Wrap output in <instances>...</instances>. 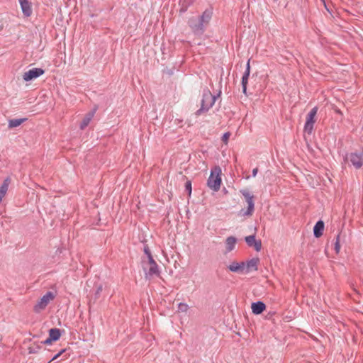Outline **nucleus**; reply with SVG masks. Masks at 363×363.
Returning <instances> with one entry per match:
<instances>
[{"mask_svg":"<svg viewBox=\"0 0 363 363\" xmlns=\"http://www.w3.org/2000/svg\"><path fill=\"white\" fill-rule=\"evenodd\" d=\"M221 174L222 171L220 167L216 166L211 169L207 184L214 191H218L220 188L222 183Z\"/></svg>","mask_w":363,"mask_h":363,"instance_id":"obj_1","label":"nucleus"},{"mask_svg":"<svg viewBox=\"0 0 363 363\" xmlns=\"http://www.w3.org/2000/svg\"><path fill=\"white\" fill-rule=\"evenodd\" d=\"M55 293L52 291H48L34 306V312L40 313L41 311H44L47 306L55 299Z\"/></svg>","mask_w":363,"mask_h":363,"instance_id":"obj_2","label":"nucleus"},{"mask_svg":"<svg viewBox=\"0 0 363 363\" xmlns=\"http://www.w3.org/2000/svg\"><path fill=\"white\" fill-rule=\"evenodd\" d=\"M143 268L145 272V277L150 279L154 276H159L160 271L158 266L153 258H150L147 261L143 262Z\"/></svg>","mask_w":363,"mask_h":363,"instance_id":"obj_3","label":"nucleus"},{"mask_svg":"<svg viewBox=\"0 0 363 363\" xmlns=\"http://www.w3.org/2000/svg\"><path fill=\"white\" fill-rule=\"evenodd\" d=\"M215 101V97L210 92L203 94L201 107L196 112V115L199 116L203 111H208L214 104Z\"/></svg>","mask_w":363,"mask_h":363,"instance_id":"obj_4","label":"nucleus"},{"mask_svg":"<svg viewBox=\"0 0 363 363\" xmlns=\"http://www.w3.org/2000/svg\"><path fill=\"white\" fill-rule=\"evenodd\" d=\"M318 112V108H313L306 116V121L304 125V131L311 134L313 129V125L315 123V116Z\"/></svg>","mask_w":363,"mask_h":363,"instance_id":"obj_5","label":"nucleus"},{"mask_svg":"<svg viewBox=\"0 0 363 363\" xmlns=\"http://www.w3.org/2000/svg\"><path fill=\"white\" fill-rule=\"evenodd\" d=\"M347 159L351 162L355 168H360L363 165V148L350 153L347 155Z\"/></svg>","mask_w":363,"mask_h":363,"instance_id":"obj_6","label":"nucleus"},{"mask_svg":"<svg viewBox=\"0 0 363 363\" xmlns=\"http://www.w3.org/2000/svg\"><path fill=\"white\" fill-rule=\"evenodd\" d=\"M44 72V70L41 68H33L23 73V79L24 81L28 82L43 75Z\"/></svg>","mask_w":363,"mask_h":363,"instance_id":"obj_7","label":"nucleus"},{"mask_svg":"<svg viewBox=\"0 0 363 363\" xmlns=\"http://www.w3.org/2000/svg\"><path fill=\"white\" fill-rule=\"evenodd\" d=\"M259 263V259L257 257L252 258L246 262H244L243 274H248L250 272L257 271Z\"/></svg>","mask_w":363,"mask_h":363,"instance_id":"obj_8","label":"nucleus"},{"mask_svg":"<svg viewBox=\"0 0 363 363\" xmlns=\"http://www.w3.org/2000/svg\"><path fill=\"white\" fill-rule=\"evenodd\" d=\"M246 243L250 247H253L257 252H259L262 249L261 240L255 239V235H249L245 238Z\"/></svg>","mask_w":363,"mask_h":363,"instance_id":"obj_9","label":"nucleus"},{"mask_svg":"<svg viewBox=\"0 0 363 363\" xmlns=\"http://www.w3.org/2000/svg\"><path fill=\"white\" fill-rule=\"evenodd\" d=\"M227 267L232 272L243 273L244 262H238L236 261H233L229 264V265Z\"/></svg>","mask_w":363,"mask_h":363,"instance_id":"obj_10","label":"nucleus"},{"mask_svg":"<svg viewBox=\"0 0 363 363\" xmlns=\"http://www.w3.org/2000/svg\"><path fill=\"white\" fill-rule=\"evenodd\" d=\"M252 312L255 315H259L266 309V305L262 301L252 303L251 305Z\"/></svg>","mask_w":363,"mask_h":363,"instance_id":"obj_11","label":"nucleus"},{"mask_svg":"<svg viewBox=\"0 0 363 363\" xmlns=\"http://www.w3.org/2000/svg\"><path fill=\"white\" fill-rule=\"evenodd\" d=\"M211 18V12L209 11H205L201 16V23L199 26L195 28V30H202L203 27L208 23Z\"/></svg>","mask_w":363,"mask_h":363,"instance_id":"obj_12","label":"nucleus"},{"mask_svg":"<svg viewBox=\"0 0 363 363\" xmlns=\"http://www.w3.org/2000/svg\"><path fill=\"white\" fill-rule=\"evenodd\" d=\"M19 3L23 14L30 16L32 13L30 3L28 0H19Z\"/></svg>","mask_w":363,"mask_h":363,"instance_id":"obj_13","label":"nucleus"},{"mask_svg":"<svg viewBox=\"0 0 363 363\" xmlns=\"http://www.w3.org/2000/svg\"><path fill=\"white\" fill-rule=\"evenodd\" d=\"M237 243V239L233 236L228 237L225 242V252H230L233 250Z\"/></svg>","mask_w":363,"mask_h":363,"instance_id":"obj_14","label":"nucleus"},{"mask_svg":"<svg viewBox=\"0 0 363 363\" xmlns=\"http://www.w3.org/2000/svg\"><path fill=\"white\" fill-rule=\"evenodd\" d=\"M250 72V60H248V62L247 63V67H246L245 72L242 78V91L244 94H246L247 84Z\"/></svg>","mask_w":363,"mask_h":363,"instance_id":"obj_15","label":"nucleus"},{"mask_svg":"<svg viewBox=\"0 0 363 363\" xmlns=\"http://www.w3.org/2000/svg\"><path fill=\"white\" fill-rule=\"evenodd\" d=\"M246 201H247V205H248L247 210L246 211H245V212H242V211H241L240 213L242 216H251L253 213L254 208H255V204H254V201H253V196L249 197L247 199H246Z\"/></svg>","mask_w":363,"mask_h":363,"instance_id":"obj_16","label":"nucleus"},{"mask_svg":"<svg viewBox=\"0 0 363 363\" xmlns=\"http://www.w3.org/2000/svg\"><path fill=\"white\" fill-rule=\"evenodd\" d=\"M95 111H91L87 113L85 116L84 117L81 124H80V128L84 129L90 123V121L92 120L94 116Z\"/></svg>","mask_w":363,"mask_h":363,"instance_id":"obj_17","label":"nucleus"},{"mask_svg":"<svg viewBox=\"0 0 363 363\" xmlns=\"http://www.w3.org/2000/svg\"><path fill=\"white\" fill-rule=\"evenodd\" d=\"M324 229V223L322 220H319L316 223L313 228L314 235L316 238H319L323 235Z\"/></svg>","mask_w":363,"mask_h":363,"instance_id":"obj_18","label":"nucleus"},{"mask_svg":"<svg viewBox=\"0 0 363 363\" xmlns=\"http://www.w3.org/2000/svg\"><path fill=\"white\" fill-rule=\"evenodd\" d=\"M60 336L61 333L59 329L52 328L49 330V337H50V340L57 341L60 339Z\"/></svg>","mask_w":363,"mask_h":363,"instance_id":"obj_19","label":"nucleus"},{"mask_svg":"<svg viewBox=\"0 0 363 363\" xmlns=\"http://www.w3.org/2000/svg\"><path fill=\"white\" fill-rule=\"evenodd\" d=\"M26 119H13L9 121V128H15L19 126Z\"/></svg>","mask_w":363,"mask_h":363,"instance_id":"obj_20","label":"nucleus"},{"mask_svg":"<svg viewBox=\"0 0 363 363\" xmlns=\"http://www.w3.org/2000/svg\"><path fill=\"white\" fill-rule=\"evenodd\" d=\"M188 304L185 303H180L178 306V312L186 313L189 310Z\"/></svg>","mask_w":363,"mask_h":363,"instance_id":"obj_21","label":"nucleus"},{"mask_svg":"<svg viewBox=\"0 0 363 363\" xmlns=\"http://www.w3.org/2000/svg\"><path fill=\"white\" fill-rule=\"evenodd\" d=\"M335 252L337 254L340 252V238L339 236L336 238L335 243Z\"/></svg>","mask_w":363,"mask_h":363,"instance_id":"obj_22","label":"nucleus"},{"mask_svg":"<svg viewBox=\"0 0 363 363\" xmlns=\"http://www.w3.org/2000/svg\"><path fill=\"white\" fill-rule=\"evenodd\" d=\"M144 252L147 255V260L150 259V258H153L152 255H151L150 250V249H149V247L147 246H145L144 247Z\"/></svg>","mask_w":363,"mask_h":363,"instance_id":"obj_23","label":"nucleus"},{"mask_svg":"<svg viewBox=\"0 0 363 363\" xmlns=\"http://www.w3.org/2000/svg\"><path fill=\"white\" fill-rule=\"evenodd\" d=\"M230 136V133L229 132L225 133L222 138V140L224 143L227 144Z\"/></svg>","mask_w":363,"mask_h":363,"instance_id":"obj_24","label":"nucleus"},{"mask_svg":"<svg viewBox=\"0 0 363 363\" xmlns=\"http://www.w3.org/2000/svg\"><path fill=\"white\" fill-rule=\"evenodd\" d=\"M240 192L244 196L245 199H247L249 197H252V195H250V192L247 190H246V189L242 190V191H240Z\"/></svg>","mask_w":363,"mask_h":363,"instance_id":"obj_25","label":"nucleus"},{"mask_svg":"<svg viewBox=\"0 0 363 363\" xmlns=\"http://www.w3.org/2000/svg\"><path fill=\"white\" fill-rule=\"evenodd\" d=\"M65 350H62L59 353H57V354H55L53 358L51 359V361H50L48 363H50L52 361H54L55 359H57V358H59L62 354L63 352H65Z\"/></svg>","mask_w":363,"mask_h":363,"instance_id":"obj_26","label":"nucleus"},{"mask_svg":"<svg viewBox=\"0 0 363 363\" xmlns=\"http://www.w3.org/2000/svg\"><path fill=\"white\" fill-rule=\"evenodd\" d=\"M185 186H186V190H188V191H189V194H191V182H190V181H188V182L186 183Z\"/></svg>","mask_w":363,"mask_h":363,"instance_id":"obj_27","label":"nucleus"},{"mask_svg":"<svg viewBox=\"0 0 363 363\" xmlns=\"http://www.w3.org/2000/svg\"><path fill=\"white\" fill-rule=\"evenodd\" d=\"M52 342H53L52 340H50V337H49L48 339H46L43 343L45 344V345H50L52 343Z\"/></svg>","mask_w":363,"mask_h":363,"instance_id":"obj_28","label":"nucleus"},{"mask_svg":"<svg viewBox=\"0 0 363 363\" xmlns=\"http://www.w3.org/2000/svg\"><path fill=\"white\" fill-rule=\"evenodd\" d=\"M258 172V169L256 167L252 170V176L255 177H256Z\"/></svg>","mask_w":363,"mask_h":363,"instance_id":"obj_29","label":"nucleus"},{"mask_svg":"<svg viewBox=\"0 0 363 363\" xmlns=\"http://www.w3.org/2000/svg\"><path fill=\"white\" fill-rule=\"evenodd\" d=\"M29 353L31 354V353H35L36 352V351H35L34 350L32 349V347H29Z\"/></svg>","mask_w":363,"mask_h":363,"instance_id":"obj_30","label":"nucleus"},{"mask_svg":"<svg viewBox=\"0 0 363 363\" xmlns=\"http://www.w3.org/2000/svg\"><path fill=\"white\" fill-rule=\"evenodd\" d=\"M335 111H336L337 113L340 114V115H342V112H341L340 110H336Z\"/></svg>","mask_w":363,"mask_h":363,"instance_id":"obj_31","label":"nucleus"},{"mask_svg":"<svg viewBox=\"0 0 363 363\" xmlns=\"http://www.w3.org/2000/svg\"><path fill=\"white\" fill-rule=\"evenodd\" d=\"M101 289H102V287H101V286L99 287V289H98V292L101 291Z\"/></svg>","mask_w":363,"mask_h":363,"instance_id":"obj_32","label":"nucleus"}]
</instances>
